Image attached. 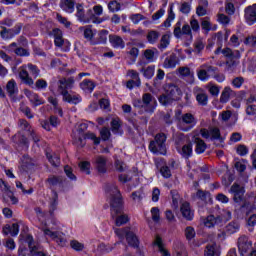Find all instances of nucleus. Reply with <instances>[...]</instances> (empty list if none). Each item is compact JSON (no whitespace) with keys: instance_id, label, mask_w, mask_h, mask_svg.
<instances>
[{"instance_id":"nucleus-23","label":"nucleus","mask_w":256,"mask_h":256,"mask_svg":"<svg viewBox=\"0 0 256 256\" xmlns=\"http://www.w3.org/2000/svg\"><path fill=\"white\" fill-rule=\"evenodd\" d=\"M28 246L32 256H45V253L41 251V246L37 244L35 241H33V237L30 238Z\"/></svg>"},{"instance_id":"nucleus-10","label":"nucleus","mask_w":256,"mask_h":256,"mask_svg":"<svg viewBox=\"0 0 256 256\" xmlns=\"http://www.w3.org/2000/svg\"><path fill=\"white\" fill-rule=\"evenodd\" d=\"M73 85H75V79L73 78H62L58 81V93L62 95V97L69 93L68 89H73Z\"/></svg>"},{"instance_id":"nucleus-20","label":"nucleus","mask_w":256,"mask_h":256,"mask_svg":"<svg viewBox=\"0 0 256 256\" xmlns=\"http://www.w3.org/2000/svg\"><path fill=\"white\" fill-rule=\"evenodd\" d=\"M178 153L184 157V159H189V157L193 156V143L189 142L188 144L182 146L180 148L179 146L176 148Z\"/></svg>"},{"instance_id":"nucleus-49","label":"nucleus","mask_w":256,"mask_h":256,"mask_svg":"<svg viewBox=\"0 0 256 256\" xmlns=\"http://www.w3.org/2000/svg\"><path fill=\"white\" fill-rule=\"evenodd\" d=\"M184 235L187 241H192V239H195V235H197V233L195 232V228L187 226L184 230Z\"/></svg>"},{"instance_id":"nucleus-8","label":"nucleus","mask_w":256,"mask_h":256,"mask_svg":"<svg viewBox=\"0 0 256 256\" xmlns=\"http://www.w3.org/2000/svg\"><path fill=\"white\" fill-rule=\"evenodd\" d=\"M182 22L178 21L175 26H174V31H173V35L174 37H176V39H181V37H183V35H188L189 37H193V34L191 32V26L189 24H184L182 26Z\"/></svg>"},{"instance_id":"nucleus-57","label":"nucleus","mask_w":256,"mask_h":256,"mask_svg":"<svg viewBox=\"0 0 256 256\" xmlns=\"http://www.w3.org/2000/svg\"><path fill=\"white\" fill-rule=\"evenodd\" d=\"M204 256H219V254L215 250L214 244H209L206 246V248L204 250Z\"/></svg>"},{"instance_id":"nucleus-11","label":"nucleus","mask_w":256,"mask_h":256,"mask_svg":"<svg viewBox=\"0 0 256 256\" xmlns=\"http://www.w3.org/2000/svg\"><path fill=\"white\" fill-rule=\"evenodd\" d=\"M244 19L248 25H255L256 23V4L247 6L244 10Z\"/></svg>"},{"instance_id":"nucleus-42","label":"nucleus","mask_w":256,"mask_h":256,"mask_svg":"<svg viewBox=\"0 0 256 256\" xmlns=\"http://www.w3.org/2000/svg\"><path fill=\"white\" fill-rule=\"evenodd\" d=\"M170 43H171V36H169L168 34H164L160 39V43L158 44V49H160V51H165V49L169 47Z\"/></svg>"},{"instance_id":"nucleus-18","label":"nucleus","mask_w":256,"mask_h":256,"mask_svg":"<svg viewBox=\"0 0 256 256\" xmlns=\"http://www.w3.org/2000/svg\"><path fill=\"white\" fill-rule=\"evenodd\" d=\"M223 223L222 216L209 215L204 221L205 227L211 229V227H215V225H221Z\"/></svg>"},{"instance_id":"nucleus-36","label":"nucleus","mask_w":256,"mask_h":256,"mask_svg":"<svg viewBox=\"0 0 256 256\" xmlns=\"http://www.w3.org/2000/svg\"><path fill=\"white\" fill-rule=\"evenodd\" d=\"M239 58H228L226 61V67L225 70L228 73H233V71H235V69H237V66L239 65Z\"/></svg>"},{"instance_id":"nucleus-41","label":"nucleus","mask_w":256,"mask_h":256,"mask_svg":"<svg viewBox=\"0 0 256 256\" xmlns=\"http://www.w3.org/2000/svg\"><path fill=\"white\" fill-rule=\"evenodd\" d=\"M110 43L116 49H125V42L123 41V38L119 36H110Z\"/></svg>"},{"instance_id":"nucleus-17","label":"nucleus","mask_w":256,"mask_h":256,"mask_svg":"<svg viewBox=\"0 0 256 256\" xmlns=\"http://www.w3.org/2000/svg\"><path fill=\"white\" fill-rule=\"evenodd\" d=\"M230 192L234 194V201L235 203H239L241 199H243V195L245 194V190L239 184L234 183L231 188Z\"/></svg>"},{"instance_id":"nucleus-19","label":"nucleus","mask_w":256,"mask_h":256,"mask_svg":"<svg viewBox=\"0 0 256 256\" xmlns=\"http://www.w3.org/2000/svg\"><path fill=\"white\" fill-rule=\"evenodd\" d=\"M25 95L28 97L30 103H33L35 107L43 105L45 101L38 96L37 93L32 92L31 90H25Z\"/></svg>"},{"instance_id":"nucleus-29","label":"nucleus","mask_w":256,"mask_h":256,"mask_svg":"<svg viewBox=\"0 0 256 256\" xmlns=\"http://www.w3.org/2000/svg\"><path fill=\"white\" fill-rule=\"evenodd\" d=\"M14 143H17V145H20L21 147H24L25 149H29V139L25 137L23 134H15L13 137Z\"/></svg>"},{"instance_id":"nucleus-22","label":"nucleus","mask_w":256,"mask_h":256,"mask_svg":"<svg viewBox=\"0 0 256 256\" xmlns=\"http://www.w3.org/2000/svg\"><path fill=\"white\" fill-rule=\"evenodd\" d=\"M57 205H59V195L57 191L52 190V197L49 202V214L53 217L55 211H57Z\"/></svg>"},{"instance_id":"nucleus-6","label":"nucleus","mask_w":256,"mask_h":256,"mask_svg":"<svg viewBox=\"0 0 256 256\" xmlns=\"http://www.w3.org/2000/svg\"><path fill=\"white\" fill-rule=\"evenodd\" d=\"M42 231L44 235L50 237V239H52V241H55V243H57V245H59L60 247H65V245H67V238L65 237V233L61 231H55V229L53 228H44Z\"/></svg>"},{"instance_id":"nucleus-2","label":"nucleus","mask_w":256,"mask_h":256,"mask_svg":"<svg viewBox=\"0 0 256 256\" xmlns=\"http://www.w3.org/2000/svg\"><path fill=\"white\" fill-rule=\"evenodd\" d=\"M133 107L138 109V113L143 115V113H155V109H157V99L153 97L151 93H144L142 95V99H134Z\"/></svg>"},{"instance_id":"nucleus-9","label":"nucleus","mask_w":256,"mask_h":256,"mask_svg":"<svg viewBox=\"0 0 256 256\" xmlns=\"http://www.w3.org/2000/svg\"><path fill=\"white\" fill-rule=\"evenodd\" d=\"M6 51L8 53H15L18 57H29L31 55V52H29V49L19 46L17 42H13L10 45L5 47Z\"/></svg>"},{"instance_id":"nucleus-7","label":"nucleus","mask_w":256,"mask_h":256,"mask_svg":"<svg viewBox=\"0 0 256 256\" xmlns=\"http://www.w3.org/2000/svg\"><path fill=\"white\" fill-rule=\"evenodd\" d=\"M180 121L182 131H191V129L197 125V119L191 113L183 114Z\"/></svg>"},{"instance_id":"nucleus-32","label":"nucleus","mask_w":256,"mask_h":256,"mask_svg":"<svg viewBox=\"0 0 256 256\" xmlns=\"http://www.w3.org/2000/svg\"><path fill=\"white\" fill-rule=\"evenodd\" d=\"M196 101L199 105L205 107L207 103H209V96L207 95V93H205V91L200 90L196 93Z\"/></svg>"},{"instance_id":"nucleus-45","label":"nucleus","mask_w":256,"mask_h":256,"mask_svg":"<svg viewBox=\"0 0 256 256\" xmlns=\"http://www.w3.org/2000/svg\"><path fill=\"white\" fill-rule=\"evenodd\" d=\"M141 73L146 79H153V75H155V65H150L147 68H142Z\"/></svg>"},{"instance_id":"nucleus-5","label":"nucleus","mask_w":256,"mask_h":256,"mask_svg":"<svg viewBox=\"0 0 256 256\" xmlns=\"http://www.w3.org/2000/svg\"><path fill=\"white\" fill-rule=\"evenodd\" d=\"M200 135L203 139H210V141H218L219 143H215L216 147H223V143H225V139L221 136V130L219 127L211 126L209 129L202 128L200 130Z\"/></svg>"},{"instance_id":"nucleus-52","label":"nucleus","mask_w":256,"mask_h":256,"mask_svg":"<svg viewBox=\"0 0 256 256\" xmlns=\"http://www.w3.org/2000/svg\"><path fill=\"white\" fill-rule=\"evenodd\" d=\"M80 30L84 31V37L87 39V41H93L95 34L93 33L91 26L81 27Z\"/></svg>"},{"instance_id":"nucleus-31","label":"nucleus","mask_w":256,"mask_h":256,"mask_svg":"<svg viewBox=\"0 0 256 256\" xmlns=\"http://www.w3.org/2000/svg\"><path fill=\"white\" fill-rule=\"evenodd\" d=\"M80 89L85 91V93H93L95 89V82L90 79H85L80 83Z\"/></svg>"},{"instance_id":"nucleus-26","label":"nucleus","mask_w":256,"mask_h":256,"mask_svg":"<svg viewBox=\"0 0 256 256\" xmlns=\"http://www.w3.org/2000/svg\"><path fill=\"white\" fill-rule=\"evenodd\" d=\"M63 101L66 103H71L72 105H78V103H81L82 98L81 95L79 94H71V93H66L62 96Z\"/></svg>"},{"instance_id":"nucleus-35","label":"nucleus","mask_w":256,"mask_h":256,"mask_svg":"<svg viewBox=\"0 0 256 256\" xmlns=\"http://www.w3.org/2000/svg\"><path fill=\"white\" fill-rule=\"evenodd\" d=\"M159 37H161V33H159L157 30H150L147 33L146 39L150 45H155V43L159 41Z\"/></svg>"},{"instance_id":"nucleus-64","label":"nucleus","mask_w":256,"mask_h":256,"mask_svg":"<svg viewBox=\"0 0 256 256\" xmlns=\"http://www.w3.org/2000/svg\"><path fill=\"white\" fill-rule=\"evenodd\" d=\"M256 103V89H250V96L246 99V105H253Z\"/></svg>"},{"instance_id":"nucleus-40","label":"nucleus","mask_w":256,"mask_h":256,"mask_svg":"<svg viewBox=\"0 0 256 256\" xmlns=\"http://www.w3.org/2000/svg\"><path fill=\"white\" fill-rule=\"evenodd\" d=\"M221 53L224 55V57H227L228 59H240L241 53L239 50H231L230 48H225L221 51Z\"/></svg>"},{"instance_id":"nucleus-63","label":"nucleus","mask_w":256,"mask_h":256,"mask_svg":"<svg viewBox=\"0 0 256 256\" xmlns=\"http://www.w3.org/2000/svg\"><path fill=\"white\" fill-rule=\"evenodd\" d=\"M246 115L249 117H256V105L246 104Z\"/></svg>"},{"instance_id":"nucleus-59","label":"nucleus","mask_w":256,"mask_h":256,"mask_svg":"<svg viewBox=\"0 0 256 256\" xmlns=\"http://www.w3.org/2000/svg\"><path fill=\"white\" fill-rule=\"evenodd\" d=\"M217 21L218 23H220L221 25H229V23H231V17L223 14V13H219L217 15Z\"/></svg>"},{"instance_id":"nucleus-25","label":"nucleus","mask_w":256,"mask_h":256,"mask_svg":"<svg viewBox=\"0 0 256 256\" xmlns=\"http://www.w3.org/2000/svg\"><path fill=\"white\" fill-rule=\"evenodd\" d=\"M76 17L80 23H89L90 18L85 14V8H83L82 4L76 5Z\"/></svg>"},{"instance_id":"nucleus-33","label":"nucleus","mask_w":256,"mask_h":256,"mask_svg":"<svg viewBox=\"0 0 256 256\" xmlns=\"http://www.w3.org/2000/svg\"><path fill=\"white\" fill-rule=\"evenodd\" d=\"M23 67L24 66H22V69L19 72V77L23 81V83H25V85L31 86L34 84L33 78L29 76V72H27V70H25V68Z\"/></svg>"},{"instance_id":"nucleus-47","label":"nucleus","mask_w":256,"mask_h":256,"mask_svg":"<svg viewBox=\"0 0 256 256\" xmlns=\"http://www.w3.org/2000/svg\"><path fill=\"white\" fill-rule=\"evenodd\" d=\"M201 69H205L206 73L208 74V77H213L216 73H219V68L211 66L209 64H203L201 66Z\"/></svg>"},{"instance_id":"nucleus-58","label":"nucleus","mask_w":256,"mask_h":256,"mask_svg":"<svg viewBox=\"0 0 256 256\" xmlns=\"http://www.w3.org/2000/svg\"><path fill=\"white\" fill-rule=\"evenodd\" d=\"M79 167H80V171H82V173H85L86 175H90L91 174V163L87 162V161H83L79 163Z\"/></svg>"},{"instance_id":"nucleus-38","label":"nucleus","mask_w":256,"mask_h":256,"mask_svg":"<svg viewBox=\"0 0 256 256\" xmlns=\"http://www.w3.org/2000/svg\"><path fill=\"white\" fill-rule=\"evenodd\" d=\"M126 241L130 247H134V249H137L139 247V238H137V235L130 231V233L127 234Z\"/></svg>"},{"instance_id":"nucleus-4","label":"nucleus","mask_w":256,"mask_h":256,"mask_svg":"<svg viewBox=\"0 0 256 256\" xmlns=\"http://www.w3.org/2000/svg\"><path fill=\"white\" fill-rule=\"evenodd\" d=\"M179 97H181V89L176 85H169L166 89V94H162L159 96L158 100L161 105H171L173 101H178Z\"/></svg>"},{"instance_id":"nucleus-1","label":"nucleus","mask_w":256,"mask_h":256,"mask_svg":"<svg viewBox=\"0 0 256 256\" xmlns=\"http://www.w3.org/2000/svg\"><path fill=\"white\" fill-rule=\"evenodd\" d=\"M105 192L110 197L111 215L113 218L123 213V199L121 198V192L115 183H108L105 186Z\"/></svg>"},{"instance_id":"nucleus-21","label":"nucleus","mask_w":256,"mask_h":256,"mask_svg":"<svg viewBox=\"0 0 256 256\" xmlns=\"http://www.w3.org/2000/svg\"><path fill=\"white\" fill-rule=\"evenodd\" d=\"M179 63V57H177V54L172 53L164 60V67L165 69H174V67H177V64Z\"/></svg>"},{"instance_id":"nucleus-53","label":"nucleus","mask_w":256,"mask_h":256,"mask_svg":"<svg viewBox=\"0 0 256 256\" xmlns=\"http://www.w3.org/2000/svg\"><path fill=\"white\" fill-rule=\"evenodd\" d=\"M128 75L132 81L136 82V87H141V78H139V72L135 70H128Z\"/></svg>"},{"instance_id":"nucleus-30","label":"nucleus","mask_w":256,"mask_h":256,"mask_svg":"<svg viewBox=\"0 0 256 256\" xmlns=\"http://www.w3.org/2000/svg\"><path fill=\"white\" fill-rule=\"evenodd\" d=\"M194 143L196 145L195 152L198 155H201V153H205V151L207 150V144L203 139L196 137L194 138Z\"/></svg>"},{"instance_id":"nucleus-28","label":"nucleus","mask_w":256,"mask_h":256,"mask_svg":"<svg viewBox=\"0 0 256 256\" xmlns=\"http://www.w3.org/2000/svg\"><path fill=\"white\" fill-rule=\"evenodd\" d=\"M60 9L66 13H73L75 11V1L74 0H61Z\"/></svg>"},{"instance_id":"nucleus-39","label":"nucleus","mask_w":256,"mask_h":256,"mask_svg":"<svg viewBox=\"0 0 256 256\" xmlns=\"http://www.w3.org/2000/svg\"><path fill=\"white\" fill-rule=\"evenodd\" d=\"M201 28L206 32L209 33V31H216L217 26H212L211 21L209 20V17L201 18Z\"/></svg>"},{"instance_id":"nucleus-46","label":"nucleus","mask_w":256,"mask_h":256,"mask_svg":"<svg viewBox=\"0 0 256 256\" xmlns=\"http://www.w3.org/2000/svg\"><path fill=\"white\" fill-rule=\"evenodd\" d=\"M172 21H175V12H173V4L170 5V9L168 11V17L162 24L163 27H171Z\"/></svg>"},{"instance_id":"nucleus-48","label":"nucleus","mask_w":256,"mask_h":256,"mask_svg":"<svg viewBox=\"0 0 256 256\" xmlns=\"http://www.w3.org/2000/svg\"><path fill=\"white\" fill-rule=\"evenodd\" d=\"M196 197L200 199V201H204V203H207L211 200V193L203 190H198L196 192Z\"/></svg>"},{"instance_id":"nucleus-34","label":"nucleus","mask_w":256,"mask_h":256,"mask_svg":"<svg viewBox=\"0 0 256 256\" xmlns=\"http://www.w3.org/2000/svg\"><path fill=\"white\" fill-rule=\"evenodd\" d=\"M232 95H235V92L231 89V87H225L220 96V103H228Z\"/></svg>"},{"instance_id":"nucleus-24","label":"nucleus","mask_w":256,"mask_h":256,"mask_svg":"<svg viewBox=\"0 0 256 256\" xmlns=\"http://www.w3.org/2000/svg\"><path fill=\"white\" fill-rule=\"evenodd\" d=\"M46 184L48 185L49 189H53L54 187H61V185H63V177L51 175L46 180Z\"/></svg>"},{"instance_id":"nucleus-43","label":"nucleus","mask_w":256,"mask_h":256,"mask_svg":"<svg viewBox=\"0 0 256 256\" xmlns=\"http://www.w3.org/2000/svg\"><path fill=\"white\" fill-rule=\"evenodd\" d=\"M239 223L232 221L229 224L226 225L225 227V233L226 235H233V233H237V231H239Z\"/></svg>"},{"instance_id":"nucleus-56","label":"nucleus","mask_w":256,"mask_h":256,"mask_svg":"<svg viewBox=\"0 0 256 256\" xmlns=\"http://www.w3.org/2000/svg\"><path fill=\"white\" fill-rule=\"evenodd\" d=\"M152 221L154 223H159L161 221V211L158 207L151 208Z\"/></svg>"},{"instance_id":"nucleus-14","label":"nucleus","mask_w":256,"mask_h":256,"mask_svg":"<svg viewBox=\"0 0 256 256\" xmlns=\"http://www.w3.org/2000/svg\"><path fill=\"white\" fill-rule=\"evenodd\" d=\"M252 247L251 241L247 236H242L238 239V251L243 256L244 253H247Z\"/></svg>"},{"instance_id":"nucleus-27","label":"nucleus","mask_w":256,"mask_h":256,"mask_svg":"<svg viewBox=\"0 0 256 256\" xmlns=\"http://www.w3.org/2000/svg\"><path fill=\"white\" fill-rule=\"evenodd\" d=\"M54 36V43L56 47H63L65 40L63 39V32L59 28H55L52 31Z\"/></svg>"},{"instance_id":"nucleus-3","label":"nucleus","mask_w":256,"mask_h":256,"mask_svg":"<svg viewBox=\"0 0 256 256\" xmlns=\"http://www.w3.org/2000/svg\"><path fill=\"white\" fill-rule=\"evenodd\" d=\"M167 134L158 133L154 140L150 141L149 150L154 155H167Z\"/></svg>"},{"instance_id":"nucleus-62","label":"nucleus","mask_w":256,"mask_h":256,"mask_svg":"<svg viewBox=\"0 0 256 256\" xmlns=\"http://www.w3.org/2000/svg\"><path fill=\"white\" fill-rule=\"evenodd\" d=\"M100 136L102 141H109V139L111 138V130L107 127H103L100 130Z\"/></svg>"},{"instance_id":"nucleus-54","label":"nucleus","mask_w":256,"mask_h":256,"mask_svg":"<svg viewBox=\"0 0 256 256\" xmlns=\"http://www.w3.org/2000/svg\"><path fill=\"white\" fill-rule=\"evenodd\" d=\"M114 231L117 237L121 239V241H123L125 237L127 238L128 233H131V230H129V228H122V229L116 228Z\"/></svg>"},{"instance_id":"nucleus-60","label":"nucleus","mask_w":256,"mask_h":256,"mask_svg":"<svg viewBox=\"0 0 256 256\" xmlns=\"http://www.w3.org/2000/svg\"><path fill=\"white\" fill-rule=\"evenodd\" d=\"M82 137L84 139H91L94 141V145H99V143H101V138L97 137L93 132H87L86 134H83Z\"/></svg>"},{"instance_id":"nucleus-61","label":"nucleus","mask_w":256,"mask_h":256,"mask_svg":"<svg viewBox=\"0 0 256 256\" xmlns=\"http://www.w3.org/2000/svg\"><path fill=\"white\" fill-rule=\"evenodd\" d=\"M180 13H182L183 15H189V13H191V3L189 2H183L180 5L179 8Z\"/></svg>"},{"instance_id":"nucleus-13","label":"nucleus","mask_w":256,"mask_h":256,"mask_svg":"<svg viewBox=\"0 0 256 256\" xmlns=\"http://www.w3.org/2000/svg\"><path fill=\"white\" fill-rule=\"evenodd\" d=\"M94 165L98 173H107V158L105 156H96L94 158Z\"/></svg>"},{"instance_id":"nucleus-37","label":"nucleus","mask_w":256,"mask_h":256,"mask_svg":"<svg viewBox=\"0 0 256 256\" xmlns=\"http://www.w3.org/2000/svg\"><path fill=\"white\" fill-rule=\"evenodd\" d=\"M46 157L53 167H59V165L61 164V159L59 158V155H57V153H51L47 151Z\"/></svg>"},{"instance_id":"nucleus-16","label":"nucleus","mask_w":256,"mask_h":256,"mask_svg":"<svg viewBox=\"0 0 256 256\" xmlns=\"http://www.w3.org/2000/svg\"><path fill=\"white\" fill-rule=\"evenodd\" d=\"M113 135H123V122L119 118H113L110 122Z\"/></svg>"},{"instance_id":"nucleus-12","label":"nucleus","mask_w":256,"mask_h":256,"mask_svg":"<svg viewBox=\"0 0 256 256\" xmlns=\"http://www.w3.org/2000/svg\"><path fill=\"white\" fill-rule=\"evenodd\" d=\"M6 93L8 94V97L12 99V101L17 99V95H19V88L17 87V82H15V80L11 79L7 82Z\"/></svg>"},{"instance_id":"nucleus-15","label":"nucleus","mask_w":256,"mask_h":256,"mask_svg":"<svg viewBox=\"0 0 256 256\" xmlns=\"http://www.w3.org/2000/svg\"><path fill=\"white\" fill-rule=\"evenodd\" d=\"M180 211H181L182 217H184L186 221H193L194 213H193V210H191V205L189 204V202L182 203L180 207Z\"/></svg>"},{"instance_id":"nucleus-50","label":"nucleus","mask_w":256,"mask_h":256,"mask_svg":"<svg viewBox=\"0 0 256 256\" xmlns=\"http://www.w3.org/2000/svg\"><path fill=\"white\" fill-rule=\"evenodd\" d=\"M27 67L28 71L30 72L32 77H34V79H37V77H39V75L41 74V70L39 69V67H37V65L29 63Z\"/></svg>"},{"instance_id":"nucleus-44","label":"nucleus","mask_w":256,"mask_h":256,"mask_svg":"<svg viewBox=\"0 0 256 256\" xmlns=\"http://www.w3.org/2000/svg\"><path fill=\"white\" fill-rule=\"evenodd\" d=\"M154 245L158 247L159 252L161 253L162 256H169V251H167L163 246V239H161L159 235L156 236L154 240Z\"/></svg>"},{"instance_id":"nucleus-51","label":"nucleus","mask_w":256,"mask_h":256,"mask_svg":"<svg viewBox=\"0 0 256 256\" xmlns=\"http://www.w3.org/2000/svg\"><path fill=\"white\" fill-rule=\"evenodd\" d=\"M2 31L0 32L1 39H13L14 35L11 29H7V27L1 26Z\"/></svg>"},{"instance_id":"nucleus-55","label":"nucleus","mask_w":256,"mask_h":256,"mask_svg":"<svg viewBox=\"0 0 256 256\" xmlns=\"http://www.w3.org/2000/svg\"><path fill=\"white\" fill-rule=\"evenodd\" d=\"M108 9L111 13L121 11V3L117 2V0H112L108 3Z\"/></svg>"}]
</instances>
